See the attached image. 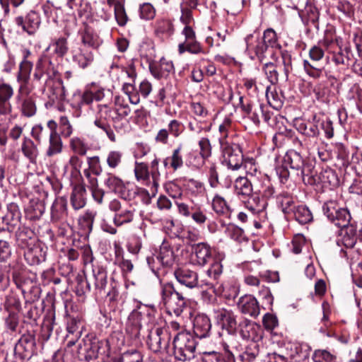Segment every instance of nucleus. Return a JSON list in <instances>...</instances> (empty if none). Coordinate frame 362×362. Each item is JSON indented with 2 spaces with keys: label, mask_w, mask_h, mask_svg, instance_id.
I'll return each mask as SVG.
<instances>
[{
  "label": "nucleus",
  "mask_w": 362,
  "mask_h": 362,
  "mask_svg": "<svg viewBox=\"0 0 362 362\" xmlns=\"http://www.w3.org/2000/svg\"><path fill=\"white\" fill-rule=\"evenodd\" d=\"M86 289L80 291L79 287L83 284V280L78 283L76 291L78 295L85 293L86 291H90L91 285L94 286L97 293L105 294L110 301L117 300L119 295V284L111 278L107 280V273L102 267H95L93 268L92 274L86 278Z\"/></svg>",
  "instance_id": "f257e3e1"
},
{
  "label": "nucleus",
  "mask_w": 362,
  "mask_h": 362,
  "mask_svg": "<svg viewBox=\"0 0 362 362\" xmlns=\"http://www.w3.org/2000/svg\"><path fill=\"white\" fill-rule=\"evenodd\" d=\"M160 294L168 313H173L176 316H180L187 304V299L183 295L177 291L170 283L162 285Z\"/></svg>",
  "instance_id": "f03ea898"
},
{
  "label": "nucleus",
  "mask_w": 362,
  "mask_h": 362,
  "mask_svg": "<svg viewBox=\"0 0 362 362\" xmlns=\"http://www.w3.org/2000/svg\"><path fill=\"white\" fill-rule=\"evenodd\" d=\"M197 342L189 332H179L173 339L175 358L180 361H189L194 357Z\"/></svg>",
  "instance_id": "7ed1b4c3"
},
{
  "label": "nucleus",
  "mask_w": 362,
  "mask_h": 362,
  "mask_svg": "<svg viewBox=\"0 0 362 362\" xmlns=\"http://www.w3.org/2000/svg\"><path fill=\"white\" fill-rule=\"evenodd\" d=\"M223 163L233 170H238L243 164V154L240 146L225 138H219Z\"/></svg>",
  "instance_id": "20e7f679"
},
{
  "label": "nucleus",
  "mask_w": 362,
  "mask_h": 362,
  "mask_svg": "<svg viewBox=\"0 0 362 362\" xmlns=\"http://www.w3.org/2000/svg\"><path fill=\"white\" fill-rule=\"evenodd\" d=\"M266 180H268V179L264 177V175L259 177H252V197H250L248 200L244 201L245 206L254 214L262 212L266 208V201L260 197L262 190L264 189L266 185Z\"/></svg>",
  "instance_id": "39448f33"
},
{
  "label": "nucleus",
  "mask_w": 362,
  "mask_h": 362,
  "mask_svg": "<svg viewBox=\"0 0 362 362\" xmlns=\"http://www.w3.org/2000/svg\"><path fill=\"white\" fill-rule=\"evenodd\" d=\"M323 211L327 218L339 228H345L350 225L351 216L349 211L341 208L334 201H328L323 205Z\"/></svg>",
  "instance_id": "423d86ee"
},
{
  "label": "nucleus",
  "mask_w": 362,
  "mask_h": 362,
  "mask_svg": "<svg viewBox=\"0 0 362 362\" xmlns=\"http://www.w3.org/2000/svg\"><path fill=\"white\" fill-rule=\"evenodd\" d=\"M34 88L18 87L15 96L16 104L22 116L32 117L36 115L37 105L35 99L30 95Z\"/></svg>",
  "instance_id": "0eeeda50"
},
{
  "label": "nucleus",
  "mask_w": 362,
  "mask_h": 362,
  "mask_svg": "<svg viewBox=\"0 0 362 362\" xmlns=\"http://www.w3.org/2000/svg\"><path fill=\"white\" fill-rule=\"evenodd\" d=\"M174 275L180 284L189 288L205 286L207 289H209L214 287V284L209 281H199L197 273L189 269L178 268L175 271Z\"/></svg>",
  "instance_id": "6e6552de"
},
{
  "label": "nucleus",
  "mask_w": 362,
  "mask_h": 362,
  "mask_svg": "<svg viewBox=\"0 0 362 362\" xmlns=\"http://www.w3.org/2000/svg\"><path fill=\"white\" fill-rule=\"evenodd\" d=\"M157 310L154 305H141L138 306L136 309H134L130 316L129 320H133L132 327H127V331L130 332L134 337H139L140 334V330L141 328V319L143 315H146L149 322H153L156 318V314Z\"/></svg>",
  "instance_id": "1a4fd4ad"
},
{
  "label": "nucleus",
  "mask_w": 362,
  "mask_h": 362,
  "mask_svg": "<svg viewBox=\"0 0 362 362\" xmlns=\"http://www.w3.org/2000/svg\"><path fill=\"white\" fill-rule=\"evenodd\" d=\"M170 334L165 329L157 327L149 332L147 339L148 348L153 352L158 353L165 350L169 346Z\"/></svg>",
  "instance_id": "9d476101"
},
{
  "label": "nucleus",
  "mask_w": 362,
  "mask_h": 362,
  "mask_svg": "<svg viewBox=\"0 0 362 362\" xmlns=\"http://www.w3.org/2000/svg\"><path fill=\"white\" fill-rule=\"evenodd\" d=\"M253 38L252 34H250L245 37L247 48L255 52L256 57L260 62H266L269 58L273 59L276 56L277 51L263 43L259 39H257L255 45H253Z\"/></svg>",
  "instance_id": "9b49d317"
},
{
  "label": "nucleus",
  "mask_w": 362,
  "mask_h": 362,
  "mask_svg": "<svg viewBox=\"0 0 362 362\" xmlns=\"http://www.w3.org/2000/svg\"><path fill=\"white\" fill-rule=\"evenodd\" d=\"M58 74L54 64L49 58L40 57L35 64L33 79L40 81L44 76H46L45 83L48 85L50 81L57 78Z\"/></svg>",
  "instance_id": "f8f14e48"
},
{
  "label": "nucleus",
  "mask_w": 362,
  "mask_h": 362,
  "mask_svg": "<svg viewBox=\"0 0 362 362\" xmlns=\"http://www.w3.org/2000/svg\"><path fill=\"white\" fill-rule=\"evenodd\" d=\"M216 323L229 334H234L238 329L236 315L231 310L218 308L214 310Z\"/></svg>",
  "instance_id": "ddd939ff"
},
{
  "label": "nucleus",
  "mask_w": 362,
  "mask_h": 362,
  "mask_svg": "<svg viewBox=\"0 0 362 362\" xmlns=\"http://www.w3.org/2000/svg\"><path fill=\"white\" fill-rule=\"evenodd\" d=\"M14 22L23 32L27 33L29 35H33L40 26L41 18L37 12L31 10L24 17L17 16Z\"/></svg>",
  "instance_id": "4468645a"
},
{
  "label": "nucleus",
  "mask_w": 362,
  "mask_h": 362,
  "mask_svg": "<svg viewBox=\"0 0 362 362\" xmlns=\"http://www.w3.org/2000/svg\"><path fill=\"white\" fill-rule=\"evenodd\" d=\"M35 347V337L30 334L23 335L14 348L16 358L21 361H28L34 354Z\"/></svg>",
  "instance_id": "2eb2a0df"
},
{
  "label": "nucleus",
  "mask_w": 362,
  "mask_h": 362,
  "mask_svg": "<svg viewBox=\"0 0 362 362\" xmlns=\"http://www.w3.org/2000/svg\"><path fill=\"white\" fill-rule=\"evenodd\" d=\"M103 342L96 338H90L88 336L83 339V344H80L78 349L79 358L88 361L98 358Z\"/></svg>",
  "instance_id": "dca6fc26"
},
{
  "label": "nucleus",
  "mask_w": 362,
  "mask_h": 362,
  "mask_svg": "<svg viewBox=\"0 0 362 362\" xmlns=\"http://www.w3.org/2000/svg\"><path fill=\"white\" fill-rule=\"evenodd\" d=\"M237 306L243 314L254 318H256L260 313L259 303L252 295L246 294L239 298Z\"/></svg>",
  "instance_id": "f3484780"
},
{
  "label": "nucleus",
  "mask_w": 362,
  "mask_h": 362,
  "mask_svg": "<svg viewBox=\"0 0 362 362\" xmlns=\"http://www.w3.org/2000/svg\"><path fill=\"white\" fill-rule=\"evenodd\" d=\"M110 112V107L107 105H98V113L94 121V124L104 131L111 141L115 142L116 141L115 134L111 129L110 125L106 121V117Z\"/></svg>",
  "instance_id": "a211bd4d"
},
{
  "label": "nucleus",
  "mask_w": 362,
  "mask_h": 362,
  "mask_svg": "<svg viewBox=\"0 0 362 362\" xmlns=\"http://www.w3.org/2000/svg\"><path fill=\"white\" fill-rule=\"evenodd\" d=\"M319 120L317 119L315 115L313 116V120L307 122L303 119H296L294 126L296 130L309 141L310 138L316 139L320 134V129L317 126Z\"/></svg>",
  "instance_id": "6ab92c4d"
},
{
  "label": "nucleus",
  "mask_w": 362,
  "mask_h": 362,
  "mask_svg": "<svg viewBox=\"0 0 362 362\" xmlns=\"http://www.w3.org/2000/svg\"><path fill=\"white\" fill-rule=\"evenodd\" d=\"M193 262L198 266L203 267L212 259L211 248L206 243H199L192 245Z\"/></svg>",
  "instance_id": "aec40b11"
},
{
  "label": "nucleus",
  "mask_w": 362,
  "mask_h": 362,
  "mask_svg": "<svg viewBox=\"0 0 362 362\" xmlns=\"http://www.w3.org/2000/svg\"><path fill=\"white\" fill-rule=\"evenodd\" d=\"M338 184V178L335 172L329 168H326L317 174L315 179L308 181L310 185H321L324 187H334Z\"/></svg>",
  "instance_id": "412c9836"
},
{
  "label": "nucleus",
  "mask_w": 362,
  "mask_h": 362,
  "mask_svg": "<svg viewBox=\"0 0 362 362\" xmlns=\"http://www.w3.org/2000/svg\"><path fill=\"white\" fill-rule=\"evenodd\" d=\"M13 93V88L10 84L0 83V115L11 114L13 107L10 100Z\"/></svg>",
  "instance_id": "4be33fe9"
},
{
  "label": "nucleus",
  "mask_w": 362,
  "mask_h": 362,
  "mask_svg": "<svg viewBox=\"0 0 362 362\" xmlns=\"http://www.w3.org/2000/svg\"><path fill=\"white\" fill-rule=\"evenodd\" d=\"M332 60L336 65L349 66L354 64L356 57L350 45L347 44L344 47H339L338 52H333Z\"/></svg>",
  "instance_id": "5701e85b"
},
{
  "label": "nucleus",
  "mask_w": 362,
  "mask_h": 362,
  "mask_svg": "<svg viewBox=\"0 0 362 362\" xmlns=\"http://www.w3.org/2000/svg\"><path fill=\"white\" fill-rule=\"evenodd\" d=\"M238 329L240 336L247 340H255L259 337L258 332H260V327L255 322L243 318L238 324Z\"/></svg>",
  "instance_id": "b1692460"
},
{
  "label": "nucleus",
  "mask_w": 362,
  "mask_h": 362,
  "mask_svg": "<svg viewBox=\"0 0 362 362\" xmlns=\"http://www.w3.org/2000/svg\"><path fill=\"white\" fill-rule=\"evenodd\" d=\"M16 240L18 247L25 250L36 243V237L30 228L21 226L16 233Z\"/></svg>",
  "instance_id": "393cba45"
},
{
  "label": "nucleus",
  "mask_w": 362,
  "mask_h": 362,
  "mask_svg": "<svg viewBox=\"0 0 362 362\" xmlns=\"http://www.w3.org/2000/svg\"><path fill=\"white\" fill-rule=\"evenodd\" d=\"M211 328V321L206 315L198 314L195 316L193 323V332L197 338L203 339L209 337Z\"/></svg>",
  "instance_id": "a878e982"
},
{
  "label": "nucleus",
  "mask_w": 362,
  "mask_h": 362,
  "mask_svg": "<svg viewBox=\"0 0 362 362\" xmlns=\"http://www.w3.org/2000/svg\"><path fill=\"white\" fill-rule=\"evenodd\" d=\"M259 354V345L255 341H251L236 357L228 351V358L234 362H252Z\"/></svg>",
  "instance_id": "bb28decb"
},
{
  "label": "nucleus",
  "mask_w": 362,
  "mask_h": 362,
  "mask_svg": "<svg viewBox=\"0 0 362 362\" xmlns=\"http://www.w3.org/2000/svg\"><path fill=\"white\" fill-rule=\"evenodd\" d=\"M33 68V63L30 60H22L19 64L16 79L19 83V87L34 88L30 83V73Z\"/></svg>",
  "instance_id": "cd10ccee"
},
{
  "label": "nucleus",
  "mask_w": 362,
  "mask_h": 362,
  "mask_svg": "<svg viewBox=\"0 0 362 362\" xmlns=\"http://www.w3.org/2000/svg\"><path fill=\"white\" fill-rule=\"evenodd\" d=\"M173 69V62L164 57L161 58L158 63L154 62L149 64V70L151 74L158 79L166 78Z\"/></svg>",
  "instance_id": "c85d7f7f"
},
{
  "label": "nucleus",
  "mask_w": 362,
  "mask_h": 362,
  "mask_svg": "<svg viewBox=\"0 0 362 362\" xmlns=\"http://www.w3.org/2000/svg\"><path fill=\"white\" fill-rule=\"evenodd\" d=\"M234 188L235 193L243 202L252 197V179L249 177L240 176L236 178Z\"/></svg>",
  "instance_id": "c756f323"
},
{
  "label": "nucleus",
  "mask_w": 362,
  "mask_h": 362,
  "mask_svg": "<svg viewBox=\"0 0 362 362\" xmlns=\"http://www.w3.org/2000/svg\"><path fill=\"white\" fill-rule=\"evenodd\" d=\"M300 16L303 22L307 26H313L316 30H319V16L317 8L312 4H306L302 10Z\"/></svg>",
  "instance_id": "7c9ffc66"
},
{
  "label": "nucleus",
  "mask_w": 362,
  "mask_h": 362,
  "mask_svg": "<svg viewBox=\"0 0 362 362\" xmlns=\"http://www.w3.org/2000/svg\"><path fill=\"white\" fill-rule=\"evenodd\" d=\"M72 59L80 68L85 69L93 63L94 55L88 47L78 48L73 51Z\"/></svg>",
  "instance_id": "2f4dec72"
},
{
  "label": "nucleus",
  "mask_w": 362,
  "mask_h": 362,
  "mask_svg": "<svg viewBox=\"0 0 362 362\" xmlns=\"http://www.w3.org/2000/svg\"><path fill=\"white\" fill-rule=\"evenodd\" d=\"M24 257L30 265L39 264L46 259V252L36 243L33 247L25 249Z\"/></svg>",
  "instance_id": "473e14b6"
},
{
  "label": "nucleus",
  "mask_w": 362,
  "mask_h": 362,
  "mask_svg": "<svg viewBox=\"0 0 362 362\" xmlns=\"http://www.w3.org/2000/svg\"><path fill=\"white\" fill-rule=\"evenodd\" d=\"M86 190L83 185L79 184L74 187L70 197L71 204L74 210L83 208L86 203Z\"/></svg>",
  "instance_id": "72a5a7b5"
},
{
  "label": "nucleus",
  "mask_w": 362,
  "mask_h": 362,
  "mask_svg": "<svg viewBox=\"0 0 362 362\" xmlns=\"http://www.w3.org/2000/svg\"><path fill=\"white\" fill-rule=\"evenodd\" d=\"M21 151L23 156L30 163H35L39 155V150L37 144L29 137L25 136L23 139Z\"/></svg>",
  "instance_id": "f704fd0d"
},
{
  "label": "nucleus",
  "mask_w": 362,
  "mask_h": 362,
  "mask_svg": "<svg viewBox=\"0 0 362 362\" xmlns=\"http://www.w3.org/2000/svg\"><path fill=\"white\" fill-rule=\"evenodd\" d=\"M67 216V202L62 197L57 198L51 209V217L54 221L64 220Z\"/></svg>",
  "instance_id": "c9c22d12"
},
{
  "label": "nucleus",
  "mask_w": 362,
  "mask_h": 362,
  "mask_svg": "<svg viewBox=\"0 0 362 362\" xmlns=\"http://www.w3.org/2000/svg\"><path fill=\"white\" fill-rule=\"evenodd\" d=\"M156 259L163 267L173 266L175 261V255L172 248L168 243H162L159 252L156 255Z\"/></svg>",
  "instance_id": "e433bc0d"
},
{
  "label": "nucleus",
  "mask_w": 362,
  "mask_h": 362,
  "mask_svg": "<svg viewBox=\"0 0 362 362\" xmlns=\"http://www.w3.org/2000/svg\"><path fill=\"white\" fill-rule=\"evenodd\" d=\"M4 218L8 226V231H13L16 227H18L21 216L18 206L15 204H10Z\"/></svg>",
  "instance_id": "4c0bfd02"
},
{
  "label": "nucleus",
  "mask_w": 362,
  "mask_h": 362,
  "mask_svg": "<svg viewBox=\"0 0 362 362\" xmlns=\"http://www.w3.org/2000/svg\"><path fill=\"white\" fill-rule=\"evenodd\" d=\"M103 184L110 192L117 194H122L124 189V182L119 177L112 173H107L105 175Z\"/></svg>",
  "instance_id": "58836bf2"
},
{
  "label": "nucleus",
  "mask_w": 362,
  "mask_h": 362,
  "mask_svg": "<svg viewBox=\"0 0 362 362\" xmlns=\"http://www.w3.org/2000/svg\"><path fill=\"white\" fill-rule=\"evenodd\" d=\"M104 97L105 93L103 89L97 90L95 92L86 90L80 95V100L78 105L81 108L83 105H90L93 100L100 101L104 98Z\"/></svg>",
  "instance_id": "ea45409f"
},
{
  "label": "nucleus",
  "mask_w": 362,
  "mask_h": 362,
  "mask_svg": "<svg viewBox=\"0 0 362 362\" xmlns=\"http://www.w3.org/2000/svg\"><path fill=\"white\" fill-rule=\"evenodd\" d=\"M62 149L63 143L60 134L49 136L48 146L45 151L46 156L51 158L58 155L62 152Z\"/></svg>",
  "instance_id": "a19ab883"
},
{
  "label": "nucleus",
  "mask_w": 362,
  "mask_h": 362,
  "mask_svg": "<svg viewBox=\"0 0 362 362\" xmlns=\"http://www.w3.org/2000/svg\"><path fill=\"white\" fill-rule=\"evenodd\" d=\"M134 214V210L132 206H123L122 209L115 214L113 222L117 226L130 223L133 220Z\"/></svg>",
  "instance_id": "79ce46f5"
},
{
  "label": "nucleus",
  "mask_w": 362,
  "mask_h": 362,
  "mask_svg": "<svg viewBox=\"0 0 362 362\" xmlns=\"http://www.w3.org/2000/svg\"><path fill=\"white\" fill-rule=\"evenodd\" d=\"M50 92L51 94L49 95V98L54 103L63 101L66 97V90L61 79H57L53 82L50 88Z\"/></svg>",
  "instance_id": "37998d69"
},
{
  "label": "nucleus",
  "mask_w": 362,
  "mask_h": 362,
  "mask_svg": "<svg viewBox=\"0 0 362 362\" xmlns=\"http://www.w3.org/2000/svg\"><path fill=\"white\" fill-rule=\"evenodd\" d=\"M266 97L268 103L274 109H280L284 104V97L281 93H278L275 88L268 86L266 90Z\"/></svg>",
  "instance_id": "c03bdc74"
},
{
  "label": "nucleus",
  "mask_w": 362,
  "mask_h": 362,
  "mask_svg": "<svg viewBox=\"0 0 362 362\" xmlns=\"http://www.w3.org/2000/svg\"><path fill=\"white\" fill-rule=\"evenodd\" d=\"M284 161L286 163L289 165L291 169L296 170L298 172L303 167L305 163L300 154L293 150L289 151L286 153L284 157Z\"/></svg>",
  "instance_id": "a18cd8bd"
},
{
  "label": "nucleus",
  "mask_w": 362,
  "mask_h": 362,
  "mask_svg": "<svg viewBox=\"0 0 362 362\" xmlns=\"http://www.w3.org/2000/svg\"><path fill=\"white\" fill-rule=\"evenodd\" d=\"M278 205L285 214H292L296 209L293 198L288 194H281L277 197Z\"/></svg>",
  "instance_id": "49530a36"
},
{
  "label": "nucleus",
  "mask_w": 362,
  "mask_h": 362,
  "mask_svg": "<svg viewBox=\"0 0 362 362\" xmlns=\"http://www.w3.org/2000/svg\"><path fill=\"white\" fill-rule=\"evenodd\" d=\"M66 330L68 334L67 338L71 335H77V337H81L82 333V322L78 317H70L66 323Z\"/></svg>",
  "instance_id": "de8ad7c7"
},
{
  "label": "nucleus",
  "mask_w": 362,
  "mask_h": 362,
  "mask_svg": "<svg viewBox=\"0 0 362 362\" xmlns=\"http://www.w3.org/2000/svg\"><path fill=\"white\" fill-rule=\"evenodd\" d=\"M295 219L300 224H305L313 220L310 211L305 206H298L292 213Z\"/></svg>",
  "instance_id": "09e8293b"
},
{
  "label": "nucleus",
  "mask_w": 362,
  "mask_h": 362,
  "mask_svg": "<svg viewBox=\"0 0 362 362\" xmlns=\"http://www.w3.org/2000/svg\"><path fill=\"white\" fill-rule=\"evenodd\" d=\"M303 68L306 74L313 78H319L322 74L323 66L315 61L304 60Z\"/></svg>",
  "instance_id": "8fccbe9b"
},
{
  "label": "nucleus",
  "mask_w": 362,
  "mask_h": 362,
  "mask_svg": "<svg viewBox=\"0 0 362 362\" xmlns=\"http://www.w3.org/2000/svg\"><path fill=\"white\" fill-rule=\"evenodd\" d=\"M114 15L117 25L120 27L125 26L129 20L123 3H117L115 5Z\"/></svg>",
  "instance_id": "3c124183"
},
{
  "label": "nucleus",
  "mask_w": 362,
  "mask_h": 362,
  "mask_svg": "<svg viewBox=\"0 0 362 362\" xmlns=\"http://www.w3.org/2000/svg\"><path fill=\"white\" fill-rule=\"evenodd\" d=\"M263 43L276 50L280 49L281 46L278 43V39L276 32L272 29H267L263 34L262 39H259Z\"/></svg>",
  "instance_id": "603ef678"
},
{
  "label": "nucleus",
  "mask_w": 362,
  "mask_h": 362,
  "mask_svg": "<svg viewBox=\"0 0 362 362\" xmlns=\"http://www.w3.org/2000/svg\"><path fill=\"white\" fill-rule=\"evenodd\" d=\"M53 51L59 57H63L69 50L68 40L66 37H59L56 39L52 45Z\"/></svg>",
  "instance_id": "864d4df0"
},
{
  "label": "nucleus",
  "mask_w": 362,
  "mask_h": 362,
  "mask_svg": "<svg viewBox=\"0 0 362 362\" xmlns=\"http://www.w3.org/2000/svg\"><path fill=\"white\" fill-rule=\"evenodd\" d=\"M70 147L75 153L80 156H85L88 149L84 139L77 136L71 139Z\"/></svg>",
  "instance_id": "5fc2aeb1"
},
{
  "label": "nucleus",
  "mask_w": 362,
  "mask_h": 362,
  "mask_svg": "<svg viewBox=\"0 0 362 362\" xmlns=\"http://www.w3.org/2000/svg\"><path fill=\"white\" fill-rule=\"evenodd\" d=\"M278 66V64H274L272 62H266L264 64V73L269 82L273 85L279 81Z\"/></svg>",
  "instance_id": "6e6d98bb"
},
{
  "label": "nucleus",
  "mask_w": 362,
  "mask_h": 362,
  "mask_svg": "<svg viewBox=\"0 0 362 362\" xmlns=\"http://www.w3.org/2000/svg\"><path fill=\"white\" fill-rule=\"evenodd\" d=\"M122 157L123 153L122 151L118 150L110 151L107 153L106 158L108 167L112 170L117 168L122 163Z\"/></svg>",
  "instance_id": "4d7b16f0"
},
{
  "label": "nucleus",
  "mask_w": 362,
  "mask_h": 362,
  "mask_svg": "<svg viewBox=\"0 0 362 362\" xmlns=\"http://www.w3.org/2000/svg\"><path fill=\"white\" fill-rule=\"evenodd\" d=\"M346 234L343 236V243L346 247L352 248L356 243V230L352 224L345 227Z\"/></svg>",
  "instance_id": "13d9d810"
},
{
  "label": "nucleus",
  "mask_w": 362,
  "mask_h": 362,
  "mask_svg": "<svg viewBox=\"0 0 362 362\" xmlns=\"http://www.w3.org/2000/svg\"><path fill=\"white\" fill-rule=\"evenodd\" d=\"M182 149V146L180 144L173 151L171 156L169 157L170 166L173 169V170H177L183 165Z\"/></svg>",
  "instance_id": "bf43d9fd"
},
{
  "label": "nucleus",
  "mask_w": 362,
  "mask_h": 362,
  "mask_svg": "<svg viewBox=\"0 0 362 362\" xmlns=\"http://www.w3.org/2000/svg\"><path fill=\"white\" fill-rule=\"evenodd\" d=\"M81 42L85 46L89 47H96L98 45V36L88 28L81 33Z\"/></svg>",
  "instance_id": "052dcab7"
},
{
  "label": "nucleus",
  "mask_w": 362,
  "mask_h": 362,
  "mask_svg": "<svg viewBox=\"0 0 362 362\" xmlns=\"http://www.w3.org/2000/svg\"><path fill=\"white\" fill-rule=\"evenodd\" d=\"M30 134L38 144H41L47 137H49L47 129L40 124L33 127Z\"/></svg>",
  "instance_id": "680f3d73"
},
{
  "label": "nucleus",
  "mask_w": 362,
  "mask_h": 362,
  "mask_svg": "<svg viewBox=\"0 0 362 362\" xmlns=\"http://www.w3.org/2000/svg\"><path fill=\"white\" fill-rule=\"evenodd\" d=\"M134 173L137 180L146 182L149 181L150 173L147 164L136 162Z\"/></svg>",
  "instance_id": "e2e57ef3"
},
{
  "label": "nucleus",
  "mask_w": 362,
  "mask_h": 362,
  "mask_svg": "<svg viewBox=\"0 0 362 362\" xmlns=\"http://www.w3.org/2000/svg\"><path fill=\"white\" fill-rule=\"evenodd\" d=\"M199 147V155L204 160L211 157L212 146L210 140L206 137H202L198 142Z\"/></svg>",
  "instance_id": "0e129e2a"
},
{
  "label": "nucleus",
  "mask_w": 362,
  "mask_h": 362,
  "mask_svg": "<svg viewBox=\"0 0 362 362\" xmlns=\"http://www.w3.org/2000/svg\"><path fill=\"white\" fill-rule=\"evenodd\" d=\"M302 177L303 181L305 185H308V181L310 179L313 180L315 179L318 173L314 170V168L311 164L304 163L303 167L298 172Z\"/></svg>",
  "instance_id": "69168bd1"
},
{
  "label": "nucleus",
  "mask_w": 362,
  "mask_h": 362,
  "mask_svg": "<svg viewBox=\"0 0 362 362\" xmlns=\"http://www.w3.org/2000/svg\"><path fill=\"white\" fill-rule=\"evenodd\" d=\"M117 362H143V356L137 350L124 352Z\"/></svg>",
  "instance_id": "338daca9"
},
{
  "label": "nucleus",
  "mask_w": 362,
  "mask_h": 362,
  "mask_svg": "<svg viewBox=\"0 0 362 362\" xmlns=\"http://www.w3.org/2000/svg\"><path fill=\"white\" fill-rule=\"evenodd\" d=\"M231 358L224 356L222 354L216 351L204 352L202 361L204 362H230Z\"/></svg>",
  "instance_id": "774afa93"
}]
</instances>
